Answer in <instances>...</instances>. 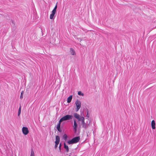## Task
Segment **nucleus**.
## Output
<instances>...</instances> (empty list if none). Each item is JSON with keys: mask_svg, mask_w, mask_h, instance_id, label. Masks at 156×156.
<instances>
[{"mask_svg": "<svg viewBox=\"0 0 156 156\" xmlns=\"http://www.w3.org/2000/svg\"><path fill=\"white\" fill-rule=\"evenodd\" d=\"M74 117L77 119L78 121H81V124L82 125L83 127L86 129L88 128L89 124H87L85 123L84 121V118L83 117H80V116L77 113H75L74 114Z\"/></svg>", "mask_w": 156, "mask_h": 156, "instance_id": "f257e3e1", "label": "nucleus"}, {"mask_svg": "<svg viewBox=\"0 0 156 156\" xmlns=\"http://www.w3.org/2000/svg\"><path fill=\"white\" fill-rule=\"evenodd\" d=\"M73 117L72 115H67L62 118L59 120L60 122H62L64 121H66L72 119Z\"/></svg>", "mask_w": 156, "mask_h": 156, "instance_id": "f03ea898", "label": "nucleus"}, {"mask_svg": "<svg viewBox=\"0 0 156 156\" xmlns=\"http://www.w3.org/2000/svg\"><path fill=\"white\" fill-rule=\"evenodd\" d=\"M75 104L76 107V108L75 109L76 111L77 112L81 107V103L80 101L77 99L75 101Z\"/></svg>", "mask_w": 156, "mask_h": 156, "instance_id": "7ed1b4c3", "label": "nucleus"}, {"mask_svg": "<svg viewBox=\"0 0 156 156\" xmlns=\"http://www.w3.org/2000/svg\"><path fill=\"white\" fill-rule=\"evenodd\" d=\"M59 141H60L59 137L58 136H56V141L55 142V149H56V148L57 147L59 143Z\"/></svg>", "mask_w": 156, "mask_h": 156, "instance_id": "20e7f679", "label": "nucleus"}, {"mask_svg": "<svg viewBox=\"0 0 156 156\" xmlns=\"http://www.w3.org/2000/svg\"><path fill=\"white\" fill-rule=\"evenodd\" d=\"M22 130L23 134L25 135L27 134L29 132L28 129L27 127H23Z\"/></svg>", "mask_w": 156, "mask_h": 156, "instance_id": "39448f33", "label": "nucleus"}, {"mask_svg": "<svg viewBox=\"0 0 156 156\" xmlns=\"http://www.w3.org/2000/svg\"><path fill=\"white\" fill-rule=\"evenodd\" d=\"M77 124L76 122V120H74V123L73 126V129L74 130L75 132H76L77 130Z\"/></svg>", "mask_w": 156, "mask_h": 156, "instance_id": "423d86ee", "label": "nucleus"}, {"mask_svg": "<svg viewBox=\"0 0 156 156\" xmlns=\"http://www.w3.org/2000/svg\"><path fill=\"white\" fill-rule=\"evenodd\" d=\"M74 143L78 142L80 140V136H76L72 139Z\"/></svg>", "mask_w": 156, "mask_h": 156, "instance_id": "0eeeda50", "label": "nucleus"}, {"mask_svg": "<svg viewBox=\"0 0 156 156\" xmlns=\"http://www.w3.org/2000/svg\"><path fill=\"white\" fill-rule=\"evenodd\" d=\"M151 125L152 128L153 129H155V123L154 120H153L152 121Z\"/></svg>", "mask_w": 156, "mask_h": 156, "instance_id": "6e6552de", "label": "nucleus"}, {"mask_svg": "<svg viewBox=\"0 0 156 156\" xmlns=\"http://www.w3.org/2000/svg\"><path fill=\"white\" fill-rule=\"evenodd\" d=\"M70 52L72 55H74L76 54V53L75 51L73 48H70Z\"/></svg>", "mask_w": 156, "mask_h": 156, "instance_id": "1a4fd4ad", "label": "nucleus"}, {"mask_svg": "<svg viewBox=\"0 0 156 156\" xmlns=\"http://www.w3.org/2000/svg\"><path fill=\"white\" fill-rule=\"evenodd\" d=\"M56 12L52 11V13L50 15V18L51 19H54V17Z\"/></svg>", "mask_w": 156, "mask_h": 156, "instance_id": "9d476101", "label": "nucleus"}, {"mask_svg": "<svg viewBox=\"0 0 156 156\" xmlns=\"http://www.w3.org/2000/svg\"><path fill=\"white\" fill-rule=\"evenodd\" d=\"M64 148L66 150V152H68L69 151V148L67 145H66L65 143H64Z\"/></svg>", "mask_w": 156, "mask_h": 156, "instance_id": "9b49d317", "label": "nucleus"}, {"mask_svg": "<svg viewBox=\"0 0 156 156\" xmlns=\"http://www.w3.org/2000/svg\"><path fill=\"white\" fill-rule=\"evenodd\" d=\"M72 95H70V96L67 98V102L68 103H70L72 100Z\"/></svg>", "mask_w": 156, "mask_h": 156, "instance_id": "f8f14e48", "label": "nucleus"}, {"mask_svg": "<svg viewBox=\"0 0 156 156\" xmlns=\"http://www.w3.org/2000/svg\"><path fill=\"white\" fill-rule=\"evenodd\" d=\"M61 122H60V121H59L58 123V124L56 128L57 130H58L59 128H60V125H61Z\"/></svg>", "mask_w": 156, "mask_h": 156, "instance_id": "ddd939ff", "label": "nucleus"}, {"mask_svg": "<svg viewBox=\"0 0 156 156\" xmlns=\"http://www.w3.org/2000/svg\"><path fill=\"white\" fill-rule=\"evenodd\" d=\"M67 143L69 144H72L74 143L72 139L71 140L68 141Z\"/></svg>", "mask_w": 156, "mask_h": 156, "instance_id": "4468645a", "label": "nucleus"}, {"mask_svg": "<svg viewBox=\"0 0 156 156\" xmlns=\"http://www.w3.org/2000/svg\"><path fill=\"white\" fill-rule=\"evenodd\" d=\"M67 136L66 134H65L63 136V139L65 140H66L67 139Z\"/></svg>", "mask_w": 156, "mask_h": 156, "instance_id": "2eb2a0df", "label": "nucleus"}, {"mask_svg": "<svg viewBox=\"0 0 156 156\" xmlns=\"http://www.w3.org/2000/svg\"><path fill=\"white\" fill-rule=\"evenodd\" d=\"M30 156H35L34 153L32 149H31V154Z\"/></svg>", "mask_w": 156, "mask_h": 156, "instance_id": "dca6fc26", "label": "nucleus"}, {"mask_svg": "<svg viewBox=\"0 0 156 156\" xmlns=\"http://www.w3.org/2000/svg\"><path fill=\"white\" fill-rule=\"evenodd\" d=\"M21 106H20L19 107L18 112V116H19L20 115V113H21Z\"/></svg>", "mask_w": 156, "mask_h": 156, "instance_id": "f3484780", "label": "nucleus"}, {"mask_svg": "<svg viewBox=\"0 0 156 156\" xmlns=\"http://www.w3.org/2000/svg\"><path fill=\"white\" fill-rule=\"evenodd\" d=\"M78 94L79 95H81L82 96H83L84 95V94L80 91H78Z\"/></svg>", "mask_w": 156, "mask_h": 156, "instance_id": "a211bd4d", "label": "nucleus"}, {"mask_svg": "<svg viewBox=\"0 0 156 156\" xmlns=\"http://www.w3.org/2000/svg\"><path fill=\"white\" fill-rule=\"evenodd\" d=\"M23 93H24L23 91H22L21 93V95H20V98L21 99H22L23 98Z\"/></svg>", "mask_w": 156, "mask_h": 156, "instance_id": "6ab92c4d", "label": "nucleus"}, {"mask_svg": "<svg viewBox=\"0 0 156 156\" xmlns=\"http://www.w3.org/2000/svg\"><path fill=\"white\" fill-rule=\"evenodd\" d=\"M57 8V5H55V7H54L53 9V10L52 11L56 12V9Z\"/></svg>", "mask_w": 156, "mask_h": 156, "instance_id": "aec40b11", "label": "nucleus"}, {"mask_svg": "<svg viewBox=\"0 0 156 156\" xmlns=\"http://www.w3.org/2000/svg\"><path fill=\"white\" fill-rule=\"evenodd\" d=\"M61 144H59V151H60V152L61 151Z\"/></svg>", "mask_w": 156, "mask_h": 156, "instance_id": "412c9836", "label": "nucleus"}, {"mask_svg": "<svg viewBox=\"0 0 156 156\" xmlns=\"http://www.w3.org/2000/svg\"><path fill=\"white\" fill-rule=\"evenodd\" d=\"M58 131H59L60 132H62V130H61V129H60V128H59V129H58Z\"/></svg>", "mask_w": 156, "mask_h": 156, "instance_id": "4be33fe9", "label": "nucleus"}, {"mask_svg": "<svg viewBox=\"0 0 156 156\" xmlns=\"http://www.w3.org/2000/svg\"><path fill=\"white\" fill-rule=\"evenodd\" d=\"M87 116L88 118L89 117V115H88V113L87 112Z\"/></svg>", "mask_w": 156, "mask_h": 156, "instance_id": "5701e85b", "label": "nucleus"}]
</instances>
